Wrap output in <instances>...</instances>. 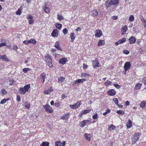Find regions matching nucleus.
Here are the masks:
<instances>
[{
	"mask_svg": "<svg viewBox=\"0 0 146 146\" xmlns=\"http://www.w3.org/2000/svg\"><path fill=\"white\" fill-rule=\"evenodd\" d=\"M44 108L45 109L46 111H48L50 113H52L53 112V110L52 107L48 105L44 106Z\"/></svg>",
	"mask_w": 146,
	"mask_h": 146,
	"instance_id": "nucleus-1",
	"label": "nucleus"
},
{
	"mask_svg": "<svg viewBox=\"0 0 146 146\" xmlns=\"http://www.w3.org/2000/svg\"><path fill=\"white\" fill-rule=\"evenodd\" d=\"M102 31L99 29H98L96 31L95 35L96 37H100L102 36Z\"/></svg>",
	"mask_w": 146,
	"mask_h": 146,
	"instance_id": "nucleus-2",
	"label": "nucleus"
},
{
	"mask_svg": "<svg viewBox=\"0 0 146 146\" xmlns=\"http://www.w3.org/2000/svg\"><path fill=\"white\" fill-rule=\"evenodd\" d=\"M126 41V38H123L119 40L117 42H116L115 44V45H118L119 44L123 43L125 42Z\"/></svg>",
	"mask_w": 146,
	"mask_h": 146,
	"instance_id": "nucleus-3",
	"label": "nucleus"
},
{
	"mask_svg": "<svg viewBox=\"0 0 146 146\" xmlns=\"http://www.w3.org/2000/svg\"><path fill=\"white\" fill-rule=\"evenodd\" d=\"M58 31L56 29H54L51 33L52 36L54 37H57L58 36Z\"/></svg>",
	"mask_w": 146,
	"mask_h": 146,
	"instance_id": "nucleus-4",
	"label": "nucleus"
},
{
	"mask_svg": "<svg viewBox=\"0 0 146 146\" xmlns=\"http://www.w3.org/2000/svg\"><path fill=\"white\" fill-rule=\"evenodd\" d=\"M131 66L130 63L129 62H126L124 65V70H128L130 68Z\"/></svg>",
	"mask_w": 146,
	"mask_h": 146,
	"instance_id": "nucleus-5",
	"label": "nucleus"
},
{
	"mask_svg": "<svg viewBox=\"0 0 146 146\" xmlns=\"http://www.w3.org/2000/svg\"><path fill=\"white\" fill-rule=\"evenodd\" d=\"M130 44H134L135 42L136 38L133 36H131L128 39Z\"/></svg>",
	"mask_w": 146,
	"mask_h": 146,
	"instance_id": "nucleus-6",
	"label": "nucleus"
},
{
	"mask_svg": "<svg viewBox=\"0 0 146 146\" xmlns=\"http://www.w3.org/2000/svg\"><path fill=\"white\" fill-rule=\"evenodd\" d=\"M107 94L109 95L113 96L115 94L116 92L114 90L111 89L108 92Z\"/></svg>",
	"mask_w": 146,
	"mask_h": 146,
	"instance_id": "nucleus-7",
	"label": "nucleus"
},
{
	"mask_svg": "<svg viewBox=\"0 0 146 146\" xmlns=\"http://www.w3.org/2000/svg\"><path fill=\"white\" fill-rule=\"evenodd\" d=\"M67 60V59L66 58H62L60 59L59 61V63L60 64H64L66 63Z\"/></svg>",
	"mask_w": 146,
	"mask_h": 146,
	"instance_id": "nucleus-8",
	"label": "nucleus"
},
{
	"mask_svg": "<svg viewBox=\"0 0 146 146\" xmlns=\"http://www.w3.org/2000/svg\"><path fill=\"white\" fill-rule=\"evenodd\" d=\"M92 65L94 68L100 66L99 63L95 60L92 61Z\"/></svg>",
	"mask_w": 146,
	"mask_h": 146,
	"instance_id": "nucleus-9",
	"label": "nucleus"
},
{
	"mask_svg": "<svg viewBox=\"0 0 146 146\" xmlns=\"http://www.w3.org/2000/svg\"><path fill=\"white\" fill-rule=\"evenodd\" d=\"M86 80V78L85 79H78V80H77L75 82V84H78L80 83H82L83 82Z\"/></svg>",
	"mask_w": 146,
	"mask_h": 146,
	"instance_id": "nucleus-10",
	"label": "nucleus"
},
{
	"mask_svg": "<svg viewBox=\"0 0 146 146\" xmlns=\"http://www.w3.org/2000/svg\"><path fill=\"white\" fill-rule=\"evenodd\" d=\"M40 78L42 80V82L44 83L45 81V80L46 78V75L44 72L42 73L40 75Z\"/></svg>",
	"mask_w": 146,
	"mask_h": 146,
	"instance_id": "nucleus-11",
	"label": "nucleus"
},
{
	"mask_svg": "<svg viewBox=\"0 0 146 146\" xmlns=\"http://www.w3.org/2000/svg\"><path fill=\"white\" fill-rule=\"evenodd\" d=\"M127 26L123 27L121 28V34L123 35L124 34V33L126 32L127 31Z\"/></svg>",
	"mask_w": 146,
	"mask_h": 146,
	"instance_id": "nucleus-12",
	"label": "nucleus"
},
{
	"mask_svg": "<svg viewBox=\"0 0 146 146\" xmlns=\"http://www.w3.org/2000/svg\"><path fill=\"white\" fill-rule=\"evenodd\" d=\"M0 59H1L2 60H4L5 61H9V60L7 58V57L6 54H5L4 55H0Z\"/></svg>",
	"mask_w": 146,
	"mask_h": 146,
	"instance_id": "nucleus-13",
	"label": "nucleus"
},
{
	"mask_svg": "<svg viewBox=\"0 0 146 146\" xmlns=\"http://www.w3.org/2000/svg\"><path fill=\"white\" fill-rule=\"evenodd\" d=\"M85 137L86 138V140L88 141H90L91 138V136L90 134L85 133Z\"/></svg>",
	"mask_w": 146,
	"mask_h": 146,
	"instance_id": "nucleus-14",
	"label": "nucleus"
},
{
	"mask_svg": "<svg viewBox=\"0 0 146 146\" xmlns=\"http://www.w3.org/2000/svg\"><path fill=\"white\" fill-rule=\"evenodd\" d=\"M54 46L58 49L60 50H62V49L59 45V43L57 41L56 42Z\"/></svg>",
	"mask_w": 146,
	"mask_h": 146,
	"instance_id": "nucleus-15",
	"label": "nucleus"
},
{
	"mask_svg": "<svg viewBox=\"0 0 146 146\" xmlns=\"http://www.w3.org/2000/svg\"><path fill=\"white\" fill-rule=\"evenodd\" d=\"M92 14L93 16H96L98 15V12L96 9H94L92 11Z\"/></svg>",
	"mask_w": 146,
	"mask_h": 146,
	"instance_id": "nucleus-16",
	"label": "nucleus"
},
{
	"mask_svg": "<svg viewBox=\"0 0 146 146\" xmlns=\"http://www.w3.org/2000/svg\"><path fill=\"white\" fill-rule=\"evenodd\" d=\"M30 87V85L29 84H28L25 85L24 86L23 88L25 92H26L28 91V90Z\"/></svg>",
	"mask_w": 146,
	"mask_h": 146,
	"instance_id": "nucleus-17",
	"label": "nucleus"
},
{
	"mask_svg": "<svg viewBox=\"0 0 146 146\" xmlns=\"http://www.w3.org/2000/svg\"><path fill=\"white\" fill-rule=\"evenodd\" d=\"M110 3L112 5H117L119 3L118 0H111Z\"/></svg>",
	"mask_w": 146,
	"mask_h": 146,
	"instance_id": "nucleus-18",
	"label": "nucleus"
},
{
	"mask_svg": "<svg viewBox=\"0 0 146 146\" xmlns=\"http://www.w3.org/2000/svg\"><path fill=\"white\" fill-rule=\"evenodd\" d=\"M140 106L142 108H145L146 106V102H142L140 104Z\"/></svg>",
	"mask_w": 146,
	"mask_h": 146,
	"instance_id": "nucleus-19",
	"label": "nucleus"
},
{
	"mask_svg": "<svg viewBox=\"0 0 146 146\" xmlns=\"http://www.w3.org/2000/svg\"><path fill=\"white\" fill-rule=\"evenodd\" d=\"M18 91L19 93L21 94H24L26 93L24 90V88H20L18 89Z\"/></svg>",
	"mask_w": 146,
	"mask_h": 146,
	"instance_id": "nucleus-20",
	"label": "nucleus"
},
{
	"mask_svg": "<svg viewBox=\"0 0 146 146\" xmlns=\"http://www.w3.org/2000/svg\"><path fill=\"white\" fill-rule=\"evenodd\" d=\"M115 125L113 124H111L109 126L108 129L110 131H111L115 129Z\"/></svg>",
	"mask_w": 146,
	"mask_h": 146,
	"instance_id": "nucleus-21",
	"label": "nucleus"
},
{
	"mask_svg": "<svg viewBox=\"0 0 146 146\" xmlns=\"http://www.w3.org/2000/svg\"><path fill=\"white\" fill-rule=\"evenodd\" d=\"M111 3L109 1H106L105 6L106 9H107L108 7L111 6Z\"/></svg>",
	"mask_w": 146,
	"mask_h": 146,
	"instance_id": "nucleus-22",
	"label": "nucleus"
},
{
	"mask_svg": "<svg viewBox=\"0 0 146 146\" xmlns=\"http://www.w3.org/2000/svg\"><path fill=\"white\" fill-rule=\"evenodd\" d=\"M131 139L132 141V144H134L136 143L138 139H136V137H134V136H133V137H132Z\"/></svg>",
	"mask_w": 146,
	"mask_h": 146,
	"instance_id": "nucleus-23",
	"label": "nucleus"
},
{
	"mask_svg": "<svg viewBox=\"0 0 146 146\" xmlns=\"http://www.w3.org/2000/svg\"><path fill=\"white\" fill-rule=\"evenodd\" d=\"M74 35L75 34L73 33H72L70 34V37L72 42H73L74 41V40L75 38Z\"/></svg>",
	"mask_w": 146,
	"mask_h": 146,
	"instance_id": "nucleus-24",
	"label": "nucleus"
},
{
	"mask_svg": "<svg viewBox=\"0 0 146 146\" xmlns=\"http://www.w3.org/2000/svg\"><path fill=\"white\" fill-rule=\"evenodd\" d=\"M49 143L48 142L46 141L43 142L40 145L41 146H49Z\"/></svg>",
	"mask_w": 146,
	"mask_h": 146,
	"instance_id": "nucleus-25",
	"label": "nucleus"
},
{
	"mask_svg": "<svg viewBox=\"0 0 146 146\" xmlns=\"http://www.w3.org/2000/svg\"><path fill=\"white\" fill-rule=\"evenodd\" d=\"M116 112L120 115L122 116L125 114L124 112L122 110H117Z\"/></svg>",
	"mask_w": 146,
	"mask_h": 146,
	"instance_id": "nucleus-26",
	"label": "nucleus"
},
{
	"mask_svg": "<svg viewBox=\"0 0 146 146\" xmlns=\"http://www.w3.org/2000/svg\"><path fill=\"white\" fill-rule=\"evenodd\" d=\"M65 78L63 77H60L58 78V82L60 83L63 82L65 80Z\"/></svg>",
	"mask_w": 146,
	"mask_h": 146,
	"instance_id": "nucleus-27",
	"label": "nucleus"
},
{
	"mask_svg": "<svg viewBox=\"0 0 146 146\" xmlns=\"http://www.w3.org/2000/svg\"><path fill=\"white\" fill-rule=\"evenodd\" d=\"M25 106L27 109H29L30 107V103H29L28 102H26L25 103Z\"/></svg>",
	"mask_w": 146,
	"mask_h": 146,
	"instance_id": "nucleus-28",
	"label": "nucleus"
},
{
	"mask_svg": "<svg viewBox=\"0 0 146 146\" xmlns=\"http://www.w3.org/2000/svg\"><path fill=\"white\" fill-rule=\"evenodd\" d=\"M68 118V116L67 114H64L63 116H62L60 117V119H66Z\"/></svg>",
	"mask_w": 146,
	"mask_h": 146,
	"instance_id": "nucleus-29",
	"label": "nucleus"
},
{
	"mask_svg": "<svg viewBox=\"0 0 146 146\" xmlns=\"http://www.w3.org/2000/svg\"><path fill=\"white\" fill-rule=\"evenodd\" d=\"M56 27L57 29H60L62 27V25L60 23H56Z\"/></svg>",
	"mask_w": 146,
	"mask_h": 146,
	"instance_id": "nucleus-30",
	"label": "nucleus"
},
{
	"mask_svg": "<svg viewBox=\"0 0 146 146\" xmlns=\"http://www.w3.org/2000/svg\"><path fill=\"white\" fill-rule=\"evenodd\" d=\"M55 146H62V143L60 141H58L55 142Z\"/></svg>",
	"mask_w": 146,
	"mask_h": 146,
	"instance_id": "nucleus-31",
	"label": "nucleus"
},
{
	"mask_svg": "<svg viewBox=\"0 0 146 146\" xmlns=\"http://www.w3.org/2000/svg\"><path fill=\"white\" fill-rule=\"evenodd\" d=\"M110 111H111V110H110V109L109 108H108L106 110V112H105L103 113V115H104V116H105L108 113H110Z\"/></svg>",
	"mask_w": 146,
	"mask_h": 146,
	"instance_id": "nucleus-32",
	"label": "nucleus"
},
{
	"mask_svg": "<svg viewBox=\"0 0 146 146\" xmlns=\"http://www.w3.org/2000/svg\"><path fill=\"white\" fill-rule=\"evenodd\" d=\"M128 123L127 124V126L128 128H130L131 127L132 122L129 119L128 120Z\"/></svg>",
	"mask_w": 146,
	"mask_h": 146,
	"instance_id": "nucleus-33",
	"label": "nucleus"
},
{
	"mask_svg": "<svg viewBox=\"0 0 146 146\" xmlns=\"http://www.w3.org/2000/svg\"><path fill=\"white\" fill-rule=\"evenodd\" d=\"M104 41L103 40H100L98 44V46H100L104 44Z\"/></svg>",
	"mask_w": 146,
	"mask_h": 146,
	"instance_id": "nucleus-34",
	"label": "nucleus"
},
{
	"mask_svg": "<svg viewBox=\"0 0 146 146\" xmlns=\"http://www.w3.org/2000/svg\"><path fill=\"white\" fill-rule=\"evenodd\" d=\"M44 11L47 13H49L50 12V9L47 7H46L44 9Z\"/></svg>",
	"mask_w": 146,
	"mask_h": 146,
	"instance_id": "nucleus-35",
	"label": "nucleus"
},
{
	"mask_svg": "<svg viewBox=\"0 0 146 146\" xmlns=\"http://www.w3.org/2000/svg\"><path fill=\"white\" fill-rule=\"evenodd\" d=\"M57 18L59 20L61 21L63 19H64V17L62 16L61 15H60V14H58L57 15Z\"/></svg>",
	"mask_w": 146,
	"mask_h": 146,
	"instance_id": "nucleus-36",
	"label": "nucleus"
},
{
	"mask_svg": "<svg viewBox=\"0 0 146 146\" xmlns=\"http://www.w3.org/2000/svg\"><path fill=\"white\" fill-rule=\"evenodd\" d=\"M86 121L85 120H84L83 121H82L81 123V126L82 127H84V126L86 125Z\"/></svg>",
	"mask_w": 146,
	"mask_h": 146,
	"instance_id": "nucleus-37",
	"label": "nucleus"
},
{
	"mask_svg": "<svg viewBox=\"0 0 146 146\" xmlns=\"http://www.w3.org/2000/svg\"><path fill=\"white\" fill-rule=\"evenodd\" d=\"M139 134L138 133H135L133 135L134 137H136V139H138L139 138Z\"/></svg>",
	"mask_w": 146,
	"mask_h": 146,
	"instance_id": "nucleus-38",
	"label": "nucleus"
},
{
	"mask_svg": "<svg viewBox=\"0 0 146 146\" xmlns=\"http://www.w3.org/2000/svg\"><path fill=\"white\" fill-rule=\"evenodd\" d=\"M9 82L10 85H13L14 83V80L13 79H11L9 80Z\"/></svg>",
	"mask_w": 146,
	"mask_h": 146,
	"instance_id": "nucleus-39",
	"label": "nucleus"
},
{
	"mask_svg": "<svg viewBox=\"0 0 146 146\" xmlns=\"http://www.w3.org/2000/svg\"><path fill=\"white\" fill-rule=\"evenodd\" d=\"M134 19L133 15H131L129 17V20L131 22L133 21Z\"/></svg>",
	"mask_w": 146,
	"mask_h": 146,
	"instance_id": "nucleus-40",
	"label": "nucleus"
},
{
	"mask_svg": "<svg viewBox=\"0 0 146 146\" xmlns=\"http://www.w3.org/2000/svg\"><path fill=\"white\" fill-rule=\"evenodd\" d=\"M141 85L142 84H141L138 83L136 85L135 87H136V88H137L139 90L140 89Z\"/></svg>",
	"mask_w": 146,
	"mask_h": 146,
	"instance_id": "nucleus-41",
	"label": "nucleus"
},
{
	"mask_svg": "<svg viewBox=\"0 0 146 146\" xmlns=\"http://www.w3.org/2000/svg\"><path fill=\"white\" fill-rule=\"evenodd\" d=\"M70 108H72L73 109H75L78 108V106H76L75 104L73 105H70Z\"/></svg>",
	"mask_w": 146,
	"mask_h": 146,
	"instance_id": "nucleus-42",
	"label": "nucleus"
},
{
	"mask_svg": "<svg viewBox=\"0 0 146 146\" xmlns=\"http://www.w3.org/2000/svg\"><path fill=\"white\" fill-rule=\"evenodd\" d=\"M2 94L3 96L5 95L7 93V91L4 89H3L1 90Z\"/></svg>",
	"mask_w": 146,
	"mask_h": 146,
	"instance_id": "nucleus-43",
	"label": "nucleus"
},
{
	"mask_svg": "<svg viewBox=\"0 0 146 146\" xmlns=\"http://www.w3.org/2000/svg\"><path fill=\"white\" fill-rule=\"evenodd\" d=\"M111 82L110 80H108L107 82H105V84L106 85H110L111 84Z\"/></svg>",
	"mask_w": 146,
	"mask_h": 146,
	"instance_id": "nucleus-44",
	"label": "nucleus"
},
{
	"mask_svg": "<svg viewBox=\"0 0 146 146\" xmlns=\"http://www.w3.org/2000/svg\"><path fill=\"white\" fill-rule=\"evenodd\" d=\"M113 101L117 105L118 103V100L117 98H114L113 99Z\"/></svg>",
	"mask_w": 146,
	"mask_h": 146,
	"instance_id": "nucleus-45",
	"label": "nucleus"
},
{
	"mask_svg": "<svg viewBox=\"0 0 146 146\" xmlns=\"http://www.w3.org/2000/svg\"><path fill=\"white\" fill-rule=\"evenodd\" d=\"M46 62L47 63L48 62H52V60L51 57L48 58H47L46 60Z\"/></svg>",
	"mask_w": 146,
	"mask_h": 146,
	"instance_id": "nucleus-46",
	"label": "nucleus"
},
{
	"mask_svg": "<svg viewBox=\"0 0 146 146\" xmlns=\"http://www.w3.org/2000/svg\"><path fill=\"white\" fill-rule=\"evenodd\" d=\"M21 13V10H20V9H19L16 12V14L17 15H19Z\"/></svg>",
	"mask_w": 146,
	"mask_h": 146,
	"instance_id": "nucleus-47",
	"label": "nucleus"
},
{
	"mask_svg": "<svg viewBox=\"0 0 146 146\" xmlns=\"http://www.w3.org/2000/svg\"><path fill=\"white\" fill-rule=\"evenodd\" d=\"M55 105L56 107H59L60 106V104L59 102L58 101L56 102L55 104Z\"/></svg>",
	"mask_w": 146,
	"mask_h": 146,
	"instance_id": "nucleus-48",
	"label": "nucleus"
},
{
	"mask_svg": "<svg viewBox=\"0 0 146 146\" xmlns=\"http://www.w3.org/2000/svg\"><path fill=\"white\" fill-rule=\"evenodd\" d=\"M129 50H123V53L126 54H127L129 53Z\"/></svg>",
	"mask_w": 146,
	"mask_h": 146,
	"instance_id": "nucleus-49",
	"label": "nucleus"
},
{
	"mask_svg": "<svg viewBox=\"0 0 146 146\" xmlns=\"http://www.w3.org/2000/svg\"><path fill=\"white\" fill-rule=\"evenodd\" d=\"M7 102V100H6L5 99H3L0 102V104H3Z\"/></svg>",
	"mask_w": 146,
	"mask_h": 146,
	"instance_id": "nucleus-50",
	"label": "nucleus"
},
{
	"mask_svg": "<svg viewBox=\"0 0 146 146\" xmlns=\"http://www.w3.org/2000/svg\"><path fill=\"white\" fill-rule=\"evenodd\" d=\"M63 32L64 35L68 33V30L66 28L64 29L63 31Z\"/></svg>",
	"mask_w": 146,
	"mask_h": 146,
	"instance_id": "nucleus-51",
	"label": "nucleus"
},
{
	"mask_svg": "<svg viewBox=\"0 0 146 146\" xmlns=\"http://www.w3.org/2000/svg\"><path fill=\"white\" fill-rule=\"evenodd\" d=\"M97 117L98 115L97 113H95L92 117L94 119H97Z\"/></svg>",
	"mask_w": 146,
	"mask_h": 146,
	"instance_id": "nucleus-52",
	"label": "nucleus"
},
{
	"mask_svg": "<svg viewBox=\"0 0 146 146\" xmlns=\"http://www.w3.org/2000/svg\"><path fill=\"white\" fill-rule=\"evenodd\" d=\"M28 21L29 24L31 25L33 24L34 22V20L33 19H30L28 20Z\"/></svg>",
	"mask_w": 146,
	"mask_h": 146,
	"instance_id": "nucleus-53",
	"label": "nucleus"
},
{
	"mask_svg": "<svg viewBox=\"0 0 146 146\" xmlns=\"http://www.w3.org/2000/svg\"><path fill=\"white\" fill-rule=\"evenodd\" d=\"M90 112V110H84L83 112V114H86L87 113H88Z\"/></svg>",
	"mask_w": 146,
	"mask_h": 146,
	"instance_id": "nucleus-54",
	"label": "nucleus"
},
{
	"mask_svg": "<svg viewBox=\"0 0 146 146\" xmlns=\"http://www.w3.org/2000/svg\"><path fill=\"white\" fill-rule=\"evenodd\" d=\"M142 22L144 23V26L146 28V20L144 19H143Z\"/></svg>",
	"mask_w": 146,
	"mask_h": 146,
	"instance_id": "nucleus-55",
	"label": "nucleus"
},
{
	"mask_svg": "<svg viewBox=\"0 0 146 146\" xmlns=\"http://www.w3.org/2000/svg\"><path fill=\"white\" fill-rule=\"evenodd\" d=\"M48 65L50 67H52V62H48L47 63Z\"/></svg>",
	"mask_w": 146,
	"mask_h": 146,
	"instance_id": "nucleus-56",
	"label": "nucleus"
},
{
	"mask_svg": "<svg viewBox=\"0 0 146 146\" xmlns=\"http://www.w3.org/2000/svg\"><path fill=\"white\" fill-rule=\"evenodd\" d=\"M143 82L145 85H146V77H144L142 80Z\"/></svg>",
	"mask_w": 146,
	"mask_h": 146,
	"instance_id": "nucleus-57",
	"label": "nucleus"
},
{
	"mask_svg": "<svg viewBox=\"0 0 146 146\" xmlns=\"http://www.w3.org/2000/svg\"><path fill=\"white\" fill-rule=\"evenodd\" d=\"M114 86L117 88H119L120 87V86L117 84H113Z\"/></svg>",
	"mask_w": 146,
	"mask_h": 146,
	"instance_id": "nucleus-58",
	"label": "nucleus"
},
{
	"mask_svg": "<svg viewBox=\"0 0 146 146\" xmlns=\"http://www.w3.org/2000/svg\"><path fill=\"white\" fill-rule=\"evenodd\" d=\"M29 70V68H25L23 69V71L24 73H26Z\"/></svg>",
	"mask_w": 146,
	"mask_h": 146,
	"instance_id": "nucleus-59",
	"label": "nucleus"
},
{
	"mask_svg": "<svg viewBox=\"0 0 146 146\" xmlns=\"http://www.w3.org/2000/svg\"><path fill=\"white\" fill-rule=\"evenodd\" d=\"M81 102L79 101L78 102L75 104L76 106H78V108L80 106V103H81Z\"/></svg>",
	"mask_w": 146,
	"mask_h": 146,
	"instance_id": "nucleus-60",
	"label": "nucleus"
},
{
	"mask_svg": "<svg viewBox=\"0 0 146 146\" xmlns=\"http://www.w3.org/2000/svg\"><path fill=\"white\" fill-rule=\"evenodd\" d=\"M44 93L45 94H49L50 93L48 92V90H45L44 91Z\"/></svg>",
	"mask_w": 146,
	"mask_h": 146,
	"instance_id": "nucleus-61",
	"label": "nucleus"
},
{
	"mask_svg": "<svg viewBox=\"0 0 146 146\" xmlns=\"http://www.w3.org/2000/svg\"><path fill=\"white\" fill-rule=\"evenodd\" d=\"M13 49L15 50H17L18 48V47L16 45H13Z\"/></svg>",
	"mask_w": 146,
	"mask_h": 146,
	"instance_id": "nucleus-62",
	"label": "nucleus"
},
{
	"mask_svg": "<svg viewBox=\"0 0 146 146\" xmlns=\"http://www.w3.org/2000/svg\"><path fill=\"white\" fill-rule=\"evenodd\" d=\"M17 100L18 101H20L21 100L20 97V96L18 95L17 96Z\"/></svg>",
	"mask_w": 146,
	"mask_h": 146,
	"instance_id": "nucleus-63",
	"label": "nucleus"
},
{
	"mask_svg": "<svg viewBox=\"0 0 146 146\" xmlns=\"http://www.w3.org/2000/svg\"><path fill=\"white\" fill-rule=\"evenodd\" d=\"M36 40L34 39H32V41L31 42L32 43H33V44H35L36 43Z\"/></svg>",
	"mask_w": 146,
	"mask_h": 146,
	"instance_id": "nucleus-64",
	"label": "nucleus"
}]
</instances>
